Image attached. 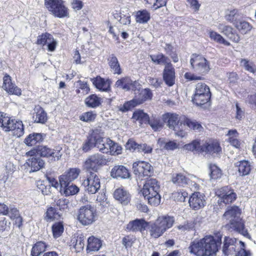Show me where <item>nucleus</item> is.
I'll return each mask as SVG.
<instances>
[{"label":"nucleus","mask_w":256,"mask_h":256,"mask_svg":"<svg viewBox=\"0 0 256 256\" xmlns=\"http://www.w3.org/2000/svg\"><path fill=\"white\" fill-rule=\"evenodd\" d=\"M220 242L211 236H205L200 241H194L189 247L190 252L197 256H211L218 250Z\"/></svg>","instance_id":"nucleus-1"},{"label":"nucleus","mask_w":256,"mask_h":256,"mask_svg":"<svg viewBox=\"0 0 256 256\" xmlns=\"http://www.w3.org/2000/svg\"><path fill=\"white\" fill-rule=\"evenodd\" d=\"M104 132L101 128H96L92 130L87 141L83 144L82 150L86 152L94 147H96L104 154H110L112 140L110 138H104Z\"/></svg>","instance_id":"nucleus-2"},{"label":"nucleus","mask_w":256,"mask_h":256,"mask_svg":"<svg viewBox=\"0 0 256 256\" xmlns=\"http://www.w3.org/2000/svg\"><path fill=\"white\" fill-rule=\"evenodd\" d=\"M240 210L238 206H234L228 209L224 214V218L230 220L227 225L230 230H234L244 236L250 238L247 229L244 226V220L240 218Z\"/></svg>","instance_id":"nucleus-3"},{"label":"nucleus","mask_w":256,"mask_h":256,"mask_svg":"<svg viewBox=\"0 0 256 256\" xmlns=\"http://www.w3.org/2000/svg\"><path fill=\"white\" fill-rule=\"evenodd\" d=\"M160 186L158 181L154 178L147 180L142 190L145 199L152 206H158L160 202V196L159 194Z\"/></svg>","instance_id":"nucleus-4"},{"label":"nucleus","mask_w":256,"mask_h":256,"mask_svg":"<svg viewBox=\"0 0 256 256\" xmlns=\"http://www.w3.org/2000/svg\"><path fill=\"white\" fill-rule=\"evenodd\" d=\"M174 222L172 216H165L158 217L154 222L150 223L148 226L150 236L154 238L161 236L173 226Z\"/></svg>","instance_id":"nucleus-5"},{"label":"nucleus","mask_w":256,"mask_h":256,"mask_svg":"<svg viewBox=\"0 0 256 256\" xmlns=\"http://www.w3.org/2000/svg\"><path fill=\"white\" fill-rule=\"evenodd\" d=\"M211 92L208 86L204 83H198L196 86L195 92L192 98L194 104L197 106H202L210 105Z\"/></svg>","instance_id":"nucleus-6"},{"label":"nucleus","mask_w":256,"mask_h":256,"mask_svg":"<svg viewBox=\"0 0 256 256\" xmlns=\"http://www.w3.org/2000/svg\"><path fill=\"white\" fill-rule=\"evenodd\" d=\"M180 116L176 113L168 112L162 116L163 121L166 123L167 126L176 132V134L184 138L186 135V132L180 129V126L183 124V116Z\"/></svg>","instance_id":"nucleus-7"},{"label":"nucleus","mask_w":256,"mask_h":256,"mask_svg":"<svg viewBox=\"0 0 256 256\" xmlns=\"http://www.w3.org/2000/svg\"><path fill=\"white\" fill-rule=\"evenodd\" d=\"M45 6L55 17L68 18L69 10L63 0H45Z\"/></svg>","instance_id":"nucleus-8"},{"label":"nucleus","mask_w":256,"mask_h":256,"mask_svg":"<svg viewBox=\"0 0 256 256\" xmlns=\"http://www.w3.org/2000/svg\"><path fill=\"white\" fill-rule=\"evenodd\" d=\"M96 209L90 204L82 206L78 211V219L84 226L92 224L95 221Z\"/></svg>","instance_id":"nucleus-9"},{"label":"nucleus","mask_w":256,"mask_h":256,"mask_svg":"<svg viewBox=\"0 0 256 256\" xmlns=\"http://www.w3.org/2000/svg\"><path fill=\"white\" fill-rule=\"evenodd\" d=\"M62 148L60 146H56L54 148L46 146H39L36 150L38 154L42 157L46 158L51 162L58 161L62 157Z\"/></svg>","instance_id":"nucleus-10"},{"label":"nucleus","mask_w":256,"mask_h":256,"mask_svg":"<svg viewBox=\"0 0 256 256\" xmlns=\"http://www.w3.org/2000/svg\"><path fill=\"white\" fill-rule=\"evenodd\" d=\"M190 62L192 68L198 73L205 74L210 70L208 62L202 55L192 54Z\"/></svg>","instance_id":"nucleus-11"},{"label":"nucleus","mask_w":256,"mask_h":256,"mask_svg":"<svg viewBox=\"0 0 256 256\" xmlns=\"http://www.w3.org/2000/svg\"><path fill=\"white\" fill-rule=\"evenodd\" d=\"M85 190L90 194H94L98 192L100 187V180L95 173L90 172L86 179L82 182Z\"/></svg>","instance_id":"nucleus-12"},{"label":"nucleus","mask_w":256,"mask_h":256,"mask_svg":"<svg viewBox=\"0 0 256 256\" xmlns=\"http://www.w3.org/2000/svg\"><path fill=\"white\" fill-rule=\"evenodd\" d=\"M109 162L105 156L96 154L90 156L84 162V166L87 170L96 171L100 166L106 165Z\"/></svg>","instance_id":"nucleus-13"},{"label":"nucleus","mask_w":256,"mask_h":256,"mask_svg":"<svg viewBox=\"0 0 256 256\" xmlns=\"http://www.w3.org/2000/svg\"><path fill=\"white\" fill-rule=\"evenodd\" d=\"M132 168L134 172L139 178L150 176L152 172V168L151 165L147 162L138 161L133 164Z\"/></svg>","instance_id":"nucleus-14"},{"label":"nucleus","mask_w":256,"mask_h":256,"mask_svg":"<svg viewBox=\"0 0 256 256\" xmlns=\"http://www.w3.org/2000/svg\"><path fill=\"white\" fill-rule=\"evenodd\" d=\"M220 201L226 204L232 203L236 198V194L228 186H224L217 191Z\"/></svg>","instance_id":"nucleus-15"},{"label":"nucleus","mask_w":256,"mask_h":256,"mask_svg":"<svg viewBox=\"0 0 256 256\" xmlns=\"http://www.w3.org/2000/svg\"><path fill=\"white\" fill-rule=\"evenodd\" d=\"M37 44L48 46V50L50 52L55 50L57 46V42L50 34L46 32L38 36Z\"/></svg>","instance_id":"nucleus-16"},{"label":"nucleus","mask_w":256,"mask_h":256,"mask_svg":"<svg viewBox=\"0 0 256 256\" xmlns=\"http://www.w3.org/2000/svg\"><path fill=\"white\" fill-rule=\"evenodd\" d=\"M80 170L77 168H72L66 171L58 177L60 186H65L66 184L72 183L78 176Z\"/></svg>","instance_id":"nucleus-17"},{"label":"nucleus","mask_w":256,"mask_h":256,"mask_svg":"<svg viewBox=\"0 0 256 256\" xmlns=\"http://www.w3.org/2000/svg\"><path fill=\"white\" fill-rule=\"evenodd\" d=\"M202 152H206L214 156L220 154L222 152V148L217 140H212L206 142L202 146Z\"/></svg>","instance_id":"nucleus-18"},{"label":"nucleus","mask_w":256,"mask_h":256,"mask_svg":"<svg viewBox=\"0 0 256 256\" xmlns=\"http://www.w3.org/2000/svg\"><path fill=\"white\" fill-rule=\"evenodd\" d=\"M115 86L124 90H132L136 92L139 86V84L136 80L132 81L128 77H124L118 80L115 83Z\"/></svg>","instance_id":"nucleus-19"},{"label":"nucleus","mask_w":256,"mask_h":256,"mask_svg":"<svg viewBox=\"0 0 256 256\" xmlns=\"http://www.w3.org/2000/svg\"><path fill=\"white\" fill-rule=\"evenodd\" d=\"M204 197V195L199 192L192 194L188 200L190 208L194 210H198L203 208L206 203Z\"/></svg>","instance_id":"nucleus-20"},{"label":"nucleus","mask_w":256,"mask_h":256,"mask_svg":"<svg viewBox=\"0 0 256 256\" xmlns=\"http://www.w3.org/2000/svg\"><path fill=\"white\" fill-rule=\"evenodd\" d=\"M113 195L114 198L123 205H127L131 200L130 194L123 188H116L114 191Z\"/></svg>","instance_id":"nucleus-21"},{"label":"nucleus","mask_w":256,"mask_h":256,"mask_svg":"<svg viewBox=\"0 0 256 256\" xmlns=\"http://www.w3.org/2000/svg\"><path fill=\"white\" fill-rule=\"evenodd\" d=\"M138 88L134 92L135 96L133 100L137 106L142 104L144 102L150 99L152 96V94L149 89H142L140 86L139 84Z\"/></svg>","instance_id":"nucleus-22"},{"label":"nucleus","mask_w":256,"mask_h":256,"mask_svg":"<svg viewBox=\"0 0 256 256\" xmlns=\"http://www.w3.org/2000/svg\"><path fill=\"white\" fill-rule=\"evenodd\" d=\"M162 77L164 82L168 86H172L174 84L176 73L174 68L172 64L164 67Z\"/></svg>","instance_id":"nucleus-23"},{"label":"nucleus","mask_w":256,"mask_h":256,"mask_svg":"<svg viewBox=\"0 0 256 256\" xmlns=\"http://www.w3.org/2000/svg\"><path fill=\"white\" fill-rule=\"evenodd\" d=\"M3 80L2 87L8 92L17 96L21 95V90L12 82L11 78L9 76H5L3 78Z\"/></svg>","instance_id":"nucleus-24"},{"label":"nucleus","mask_w":256,"mask_h":256,"mask_svg":"<svg viewBox=\"0 0 256 256\" xmlns=\"http://www.w3.org/2000/svg\"><path fill=\"white\" fill-rule=\"evenodd\" d=\"M110 175L113 178H128L130 174L128 169L124 166H116L112 170Z\"/></svg>","instance_id":"nucleus-25"},{"label":"nucleus","mask_w":256,"mask_h":256,"mask_svg":"<svg viewBox=\"0 0 256 256\" xmlns=\"http://www.w3.org/2000/svg\"><path fill=\"white\" fill-rule=\"evenodd\" d=\"M148 226V224L142 219H136L130 222L127 225L126 228L130 231L136 232L144 230Z\"/></svg>","instance_id":"nucleus-26"},{"label":"nucleus","mask_w":256,"mask_h":256,"mask_svg":"<svg viewBox=\"0 0 256 256\" xmlns=\"http://www.w3.org/2000/svg\"><path fill=\"white\" fill-rule=\"evenodd\" d=\"M236 239L226 237L224 241L222 252L224 255L232 254L236 252Z\"/></svg>","instance_id":"nucleus-27"},{"label":"nucleus","mask_w":256,"mask_h":256,"mask_svg":"<svg viewBox=\"0 0 256 256\" xmlns=\"http://www.w3.org/2000/svg\"><path fill=\"white\" fill-rule=\"evenodd\" d=\"M28 165L30 167V172H37L42 168L45 164L44 161L40 158L33 157L29 158L27 162Z\"/></svg>","instance_id":"nucleus-28"},{"label":"nucleus","mask_w":256,"mask_h":256,"mask_svg":"<svg viewBox=\"0 0 256 256\" xmlns=\"http://www.w3.org/2000/svg\"><path fill=\"white\" fill-rule=\"evenodd\" d=\"M84 246V236L80 235L78 236H74L71 239L70 246L71 248H73L76 252H80L83 250Z\"/></svg>","instance_id":"nucleus-29"},{"label":"nucleus","mask_w":256,"mask_h":256,"mask_svg":"<svg viewBox=\"0 0 256 256\" xmlns=\"http://www.w3.org/2000/svg\"><path fill=\"white\" fill-rule=\"evenodd\" d=\"M93 84L99 90L108 91L110 88V82L108 80H105L100 76H97L92 80Z\"/></svg>","instance_id":"nucleus-30"},{"label":"nucleus","mask_w":256,"mask_h":256,"mask_svg":"<svg viewBox=\"0 0 256 256\" xmlns=\"http://www.w3.org/2000/svg\"><path fill=\"white\" fill-rule=\"evenodd\" d=\"M79 192V188L72 183L66 184L65 186H60V192L66 196H72Z\"/></svg>","instance_id":"nucleus-31"},{"label":"nucleus","mask_w":256,"mask_h":256,"mask_svg":"<svg viewBox=\"0 0 256 256\" xmlns=\"http://www.w3.org/2000/svg\"><path fill=\"white\" fill-rule=\"evenodd\" d=\"M102 102V98L95 94H90L84 100L85 104L90 108H96L99 106Z\"/></svg>","instance_id":"nucleus-32"},{"label":"nucleus","mask_w":256,"mask_h":256,"mask_svg":"<svg viewBox=\"0 0 256 256\" xmlns=\"http://www.w3.org/2000/svg\"><path fill=\"white\" fill-rule=\"evenodd\" d=\"M238 168L240 175L242 176H246L250 174L251 170V165L248 160H241L235 164Z\"/></svg>","instance_id":"nucleus-33"},{"label":"nucleus","mask_w":256,"mask_h":256,"mask_svg":"<svg viewBox=\"0 0 256 256\" xmlns=\"http://www.w3.org/2000/svg\"><path fill=\"white\" fill-rule=\"evenodd\" d=\"M102 245V242L100 240L91 236L88 239L87 250L98 251L101 248Z\"/></svg>","instance_id":"nucleus-34"},{"label":"nucleus","mask_w":256,"mask_h":256,"mask_svg":"<svg viewBox=\"0 0 256 256\" xmlns=\"http://www.w3.org/2000/svg\"><path fill=\"white\" fill-rule=\"evenodd\" d=\"M183 124L186 126L190 130L198 132L202 131L204 129L203 127L196 120L188 118L186 116H183Z\"/></svg>","instance_id":"nucleus-35"},{"label":"nucleus","mask_w":256,"mask_h":256,"mask_svg":"<svg viewBox=\"0 0 256 256\" xmlns=\"http://www.w3.org/2000/svg\"><path fill=\"white\" fill-rule=\"evenodd\" d=\"M172 182L176 186H184L189 184V180L182 174H174L172 176Z\"/></svg>","instance_id":"nucleus-36"},{"label":"nucleus","mask_w":256,"mask_h":256,"mask_svg":"<svg viewBox=\"0 0 256 256\" xmlns=\"http://www.w3.org/2000/svg\"><path fill=\"white\" fill-rule=\"evenodd\" d=\"M62 214L57 212L55 208L50 206L48 208L44 214V220L47 222H52L59 220Z\"/></svg>","instance_id":"nucleus-37"},{"label":"nucleus","mask_w":256,"mask_h":256,"mask_svg":"<svg viewBox=\"0 0 256 256\" xmlns=\"http://www.w3.org/2000/svg\"><path fill=\"white\" fill-rule=\"evenodd\" d=\"M47 248V244L44 242H36L33 246L31 250L32 256H40Z\"/></svg>","instance_id":"nucleus-38"},{"label":"nucleus","mask_w":256,"mask_h":256,"mask_svg":"<svg viewBox=\"0 0 256 256\" xmlns=\"http://www.w3.org/2000/svg\"><path fill=\"white\" fill-rule=\"evenodd\" d=\"M42 136L39 133H33L30 134L24 140V142L28 146H32L37 142L42 140Z\"/></svg>","instance_id":"nucleus-39"},{"label":"nucleus","mask_w":256,"mask_h":256,"mask_svg":"<svg viewBox=\"0 0 256 256\" xmlns=\"http://www.w3.org/2000/svg\"><path fill=\"white\" fill-rule=\"evenodd\" d=\"M109 66L113 71L114 74H120L122 70L118 58L114 54H112L108 58Z\"/></svg>","instance_id":"nucleus-40"},{"label":"nucleus","mask_w":256,"mask_h":256,"mask_svg":"<svg viewBox=\"0 0 256 256\" xmlns=\"http://www.w3.org/2000/svg\"><path fill=\"white\" fill-rule=\"evenodd\" d=\"M234 26L243 34L248 33L252 28V26L250 23L244 20H240L234 23Z\"/></svg>","instance_id":"nucleus-41"},{"label":"nucleus","mask_w":256,"mask_h":256,"mask_svg":"<svg viewBox=\"0 0 256 256\" xmlns=\"http://www.w3.org/2000/svg\"><path fill=\"white\" fill-rule=\"evenodd\" d=\"M152 60L158 64H164L165 66L172 65L169 58L162 54H158L156 55L150 56Z\"/></svg>","instance_id":"nucleus-42"},{"label":"nucleus","mask_w":256,"mask_h":256,"mask_svg":"<svg viewBox=\"0 0 256 256\" xmlns=\"http://www.w3.org/2000/svg\"><path fill=\"white\" fill-rule=\"evenodd\" d=\"M208 34L210 40L216 42L223 44L226 46H229L230 45V43L224 40L220 34L216 32L210 31Z\"/></svg>","instance_id":"nucleus-43"},{"label":"nucleus","mask_w":256,"mask_h":256,"mask_svg":"<svg viewBox=\"0 0 256 256\" xmlns=\"http://www.w3.org/2000/svg\"><path fill=\"white\" fill-rule=\"evenodd\" d=\"M238 16L239 14L238 10L236 9L228 10L225 12V19L234 24L236 22L238 21L237 20Z\"/></svg>","instance_id":"nucleus-44"},{"label":"nucleus","mask_w":256,"mask_h":256,"mask_svg":"<svg viewBox=\"0 0 256 256\" xmlns=\"http://www.w3.org/2000/svg\"><path fill=\"white\" fill-rule=\"evenodd\" d=\"M227 135L229 136L228 142L232 146L238 148L240 146V142L238 140V134L236 130H230Z\"/></svg>","instance_id":"nucleus-45"},{"label":"nucleus","mask_w":256,"mask_h":256,"mask_svg":"<svg viewBox=\"0 0 256 256\" xmlns=\"http://www.w3.org/2000/svg\"><path fill=\"white\" fill-rule=\"evenodd\" d=\"M150 19V14L146 10H139L136 12V21L138 22L144 24Z\"/></svg>","instance_id":"nucleus-46"},{"label":"nucleus","mask_w":256,"mask_h":256,"mask_svg":"<svg viewBox=\"0 0 256 256\" xmlns=\"http://www.w3.org/2000/svg\"><path fill=\"white\" fill-rule=\"evenodd\" d=\"M33 118L36 122L44 124L47 120L46 114L42 108H39Z\"/></svg>","instance_id":"nucleus-47"},{"label":"nucleus","mask_w":256,"mask_h":256,"mask_svg":"<svg viewBox=\"0 0 256 256\" xmlns=\"http://www.w3.org/2000/svg\"><path fill=\"white\" fill-rule=\"evenodd\" d=\"M148 122L154 130H158L161 129L163 126V122L161 121L158 116H154L148 119Z\"/></svg>","instance_id":"nucleus-48"},{"label":"nucleus","mask_w":256,"mask_h":256,"mask_svg":"<svg viewBox=\"0 0 256 256\" xmlns=\"http://www.w3.org/2000/svg\"><path fill=\"white\" fill-rule=\"evenodd\" d=\"M132 118L138 120L140 124L147 123L149 119L148 116L141 110H138L134 112Z\"/></svg>","instance_id":"nucleus-49"},{"label":"nucleus","mask_w":256,"mask_h":256,"mask_svg":"<svg viewBox=\"0 0 256 256\" xmlns=\"http://www.w3.org/2000/svg\"><path fill=\"white\" fill-rule=\"evenodd\" d=\"M13 134L18 138L24 134V124L22 121L16 120L13 127Z\"/></svg>","instance_id":"nucleus-50"},{"label":"nucleus","mask_w":256,"mask_h":256,"mask_svg":"<svg viewBox=\"0 0 256 256\" xmlns=\"http://www.w3.org/2000/svg\"><path fill=\"white\" fill-rule=\"evenodd\" d=\"M64 230V228L62 222H56L52 226L53 236L56 238H59L63 233Z\"/></svg>","instance_id":"nucleus-51"},{"label":"nucleus","mask_w":256,"mask_h":256,"mask_svg":"<svg viewBox=\"0 0 256 256\" xmlns=\"http://www.w3.org/2000/svg\"><path fill=\"white\" fill-rule=\"evenodd\" d=\"M188 192L184 190H180L176 192H174L172 194V197L174 200L180 202H184L186 198L188 197Z\"/></svg>","instance_id":"nucleus-52"},{"label":"nucleus","mask_w":256,"mask_h":256,"mask_svg":"<svg viewBox=\"0 0 256 256\" xmlns=\"http://www.w3.org/2000/svg\"><path fill=\"white\" fill-rule=\"evenodd\" d=\"M240 65L244 68L246 70L252 74H254L256 65L253 62H250L247 59L243 58L240 60Z\"/></svg>","instance_id":"nucleus-53"},{"label":"nucleus","mask_w":256,"mask_h":256,"mask_svg":"<svg viewBox=\"0 0 256 256\" xmlns=\"http://www.w3.org/2000/svg\"><path fill=\"white\" fill-rule=\"evenodd\" d=\"M202 146L200 142L198 140H194L191 143L184 145V148L190 151L202 152Z\"/></svg>","instance_id":"nucleus-54"},{"label":"nucleus","mask_w":256,"mask_h":256,"mask_svg":"<svg viewBox=\"0 0 256 256\" xmlns=\"http://www.w3.org/2000/svg\"><path fill=\"white\" fill-rule=\"evenodd\" d=\"M210 176L212 179H218L221 177L222 174L220 169L214 164H210Z\"/></svg>","instance_id":"nucleus-55"},{"label":"nucleus","mask_w":256,"mask_h":256,"mask_svg":"<svg viewBox=\"0 0 256 256\" xmlns=\"http://www.w3.org/2000/svg\"><path fill=\"white\" fill-rule=\"evenodd\" d=\"M114 17L118 19L120 24L124 25L129 24L130 23V16L128 13L126 14L120 12V14H116Z\"/></svg>","instance_id":"nucleus-56"},{"label":"nucleus","mask_w":256,"mask_h":256,"mask_svg":"<svg viewBox=\"0 0 256 256\" xmlns=\"http://www.w3.org/2000/svg\"><path fill=\"white\" fill-rule=\"evenodd\" d=\"M96 114L94 112L90 111L84 112L80 116V120L85 122H90L94 121L96 118Z\"/></svg>","instance_id":"nucleus-57"},{"label":"nucleus","mask_w":256,"mask_h":256,"mask_svg":"<svg viewBox=\"0 0 256 256\" xmlns=\"http://www.w3.org/2000/svg\"><path fill=\"white\" fill-rule=\"evenodd\" d=\"M15 122L16 120H11L8 116L6 117L5 119H4V122L3 123V125L2 126V127L3 129L6 132L12 131Z\"/></svg>","instance_id":"nucleus-58"},{"label":"nucleus","mask_w":256,"mask_h":256,"mask_svg":"<svg viewBox=\"0 0 256 256\" xmlns=\"http://www.w3.org/2000/svg\"><path fill=\"white\" fill-rule=\"evenodd\" d=\"M136 106V105L135 104L134 101L132 100L125 102L123 105H120L119 106V110L122 112H126Z\"/></svg>","instance_id":"nucleus-59"},{"label":"nucleus","mask_w":256,"mask_h":256,"mask_svg":"<svg viewBox=\"0 0 256 256\" xmlns=\"http://www.w3.org/2000/svg\"><path fill=\"white\" fill-rule=\"evenodd\" d=\"M56 206L60 210H66L68 208V200L65 198H60L55 202Z\"/></svg>","instance_id":"nucleus-60"},{"label":"nucleus","mask_w":256,"mask_h":256,"mask_svg":"<svg viewBox=\"0 0 256 256\" xmlns=\"http://www.w3.org/2000/svg\"><path fill=\"white\" fill-rule=\"evenodd\" d=\"M218 28L228 37V36H230V34L233 32L232 28L229 26L220 24L218 26Z\"/></svg>","instance_id":"nucleus-61"},{"label":"nucleus","mask_w":256,"mask_h":256,"mask_svg":"<svg viewBox=\"0 0 256 256\" xmlns=\"http://www.w3.org/2000/svg\"><path fill=\"white\" fill-rule=\"evenodd\" d=\"M122 147L113 141L110 148V154L111 155L118 154L121 153Z\"/></svg>","instance_id":"nucleus-62"},{"label":"nucleus","mask_w":256,"mask_h":256,"mask_svg":"<svg viewBox=\"0 0 256 256\" xmlns=\"http://www.w3.org/2000/svg\"><path fill=\"white\" fill-rule=\"evenodd\" d=\"M140 144L132 140H129L126 144V147L127 150L138 152Z\"/></svg>","instance_id":"nucleus-63"},{"label":"nucleus","mask_w":256,"mask_h":256,"mask_svg":"<svg viewBox=\"0 0 256 256\" xmlns=\"http://www.w3.org/2000/svg\"><path fill=\"white\" fill-rule=\"evenodd\" d=\"M190 8L194 12H196L200 10V4L197 0H186Z\"/></svg>","instance_id":"nucleus-64"}]
</instances>
